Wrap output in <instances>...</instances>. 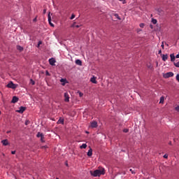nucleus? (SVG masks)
<instances>
[{
    "label": "nucleus",
    "instance_id": "obj_4",
    "mask_svg": "<svg viewBox=\"0 0 179 179\" xmlns=\"http://www.w3.org/2000/svg\"><path fill=\"white\" fill-rule=\"evenodd\" d=\"M26 111V107L20 106L19 110H17V113H20V114H23Z\"/></svg>",
    "mask_w": 179,
    "mask_h": 179
},
{
    "label": "nucleus",
    "instance_id": "obj_21",
    "mask_svg": "<svg viewBox=\"0 0 179 179\" xmlns=\"http://www.w3.org/2000/svg\"><path fill=\"white\" fill-rule=\"evenodd\" d=\"M152 24H156V23H157V20L152 19Z\"/></svg>",
    "mask_w": 179,
    "mask_h": 179
},
{
    "label": "nucleus",
    "instance_id": "obj_42",
    "mask_svg": "<svg viewBox=\"0 0 179 179\" xmlns=\"http://www.w3.org/2000/svg\"><path fill=\"white\" fill-rule=\"evenodd\" d=\"M130 171L132 173V174H134L135 173L134 172V171H132V169H130Z\"/></svg>",
    "mask_w": 179,
    "mask_h": 179
},
{
    "label": "nucleus",
    "instance_id": "obj_50",
    "mask_svg": "<svg viewBox=\"0 0 179 179\" xmlns=\"http://www.w3.org/2000/svg\"><path fill=\"white\" fill-rule=\"evenodd\" d=\"M0 115H1V111H0Z\"/></svg>",
    "mask_w": 179,
    "mask_h": 179
},
{
    "label": "nucleus",
    "instance_id": "obj_31",
    "mask_svg": "<svg viewBox=\"0 0 179 179\" xmlns=\"http://www.w3.org/2000/svg\"><path fill=\"white\" fill-rule=\"evenodd\" d=\"M76 22H73V24L71 25V27H76Z\"/></svg>",
    "mask_w": 179,
    "mask_h": 179
},
{
    "label": "nucleus",
    "instance_id": "obj_46",
    "mask_svg": "<svg viewBox=\"0 0 179 179\" xmlns=\"http://www.w3.org/2000/svg\"><path fill=\"white\" fill-rule=\"evenodd\" d=\"M169 144V145H171V141H170Z\"/></svg>",
    "mask_w": 179,
    "mask_h": 179
},
{
    "label": "nucleus",
    "instance_id": "obj_20",
    "mask_svg": "<svg viewBox=\"0 0 179 179\" xmlns=\"http://www.w3.org/2000/svg\"><path fill=\"white\" fill-rule=\"evenodd\" d=\"M57 124H64V119L59 118L57 121Z\"/></svg>",
    "mask_w": 179,
    "mask_h": 179
},
{
    "label": "nucleus",
    "instance_id": "obj_34",
    "mask_svg": "<svg viewBox=\"0 0 179 179\" xmlns=\"http://www.w3.org/2000/svg\"><path fill=\"white\" fill-rule=\"evenodd\" d=\"M79 95H80V97H82V96H83V93L80 92V93H79Z\"/></svg>",
    "mask_w": 179,
    "mask_h": 179
},
{
    "label": "nucleus",
    "instance_id": "obj_18",
    "mask_svg": "<svg viewBox=\"0 0 179 179\" xmlns=\"http://www.w3.org/2000/svg\"><path fill=\"white\" fill-rule=\"evenodd\" d=\"M164 103V96L160 98L159 104H163Z\"/></svg>",
    "mask_w": 179,
    "mask_h": 179
},
{
    "label": "nucleus",
    "instance_id": "obj_11",
    "mask_svg": "<svg viewBox=\"0 0 179 179\" xmlns=\"http://www.w3.org/2000/svg\"><path fill=\"white\" fill-rule=\"evenodd\" d=\"M17 101H19V98H17V96H13L11 103H17Z\"/></svg>",
    "mask_w": 179,
    "mask_h": 179
},
{
    "label": "nucleus",
    "instance_id": "obj_22",
    "mask_svg": "<svg viewBox=\"0 0 179 179\" xmlns=\"http://www.w3.org/2000/svg\"><path fill=\"white\" fill-rule=\"evenodd\" d=\"M114 16L116 19H118V20H121V17H120V15H118V14H115Z\"/></svg>",
    "mask_w": 179,
    "mask_h": 179
},
{
    "label": "nucleus",
    "instance_id": "obj_2",
    "mask_svg": "<svg viewBox=\"0 0 179 179\" xmlns=\"http://www.w3.org/2000/svg\"><path fill=\"white\" fill-rule=\"evenodd\" d=\"M7 87H9L10 89H16V87H17V85H16V84H14L13 82L10 81L7 85Z\"/></svg>",
    "mask_w": 179,
    "mask_h": 179
},
{
    "label": "nucleus",
    "instance_id": "obj_33",
    "mask_svg": "<svg viewBox=\"0 0 179 179\" xmlns=\"http://www.w3.org/2000/svg\"><path fill=\"white\" fill-rule=\"evenodd\" d=\"M158 54H159V55H162V56L163 55H162V50H159Z\"/></svg>",
    "mask_w": 179,
    "mask_h": 179
},
{
    "label": "nucleus",
    "instance_id": "obj_1",
    "mask_svg": "<svg viewBox=\"0 0 179 179\" xmlns=\"http://www.w3.org/2000/svg\"><path fill=\"white\" fill-rule=\"evenodd\" d=\"M90 174L91 176H93V177H100L101 176H104V174H106V171L103 168H101L94 171H90Z\"/></svg>",
    "mask_w": 179,
    "mask_h": 179
},
{
    "label": "nucleus",
    "instance_id": "obj_17",
    "mask_svg": "<svg viewBox=\"0 0 179 179\" xmlns=\"http://www.w3.org/2000/svg\"><path fill=\"white\" fill-rule=\"evenodd\" d=\"M17 50H18V51L22 52V51H23V47H22L20 45H17Z\"/></svg>",
    "mask_w": 179,
    "mask_h": 179
},
{
    "label": "nucleus",
    "instance_id": "obj_24",
    "mask_svg": "<svg viewBox=\"0 0 179 179\" xmlns=\"http://www.w3.org/2000/svg\"><path fill=\"white\" fill-rule=\"evenodd\" d=\"M123 132H124V134H127V133L129 132V129H123Z\"/></svg>",
    "mask_w": 179,
    "mask_h": 179
},
{
    "label": "nucleus",
    "instance_id": "obj_23",
    "mask_svg": "<svg viewBox=\"0 0 179 179\" xmlns=\"http://www.w3.org/2000/svg\"><path fill=\"white\" fill-rule=\"evenodd\" d=\"M173 64L175 66H176V68H179V62H178L177 63L174 62Z\"/></svg>",
    "mask_w": 179,
    "mask_h": 179
},
{
    "label": "nucleus",
    "instance_id": "obj_10",
    "mask_svg": "<svg viewBox=\"0 0 179 179\" xmlns=\"http://www.w3.org/2000/svg\"><path fill=\"white\" fill-rule=\"evenodd\" d=\"M1 143H3V146H8L9 141H8V139H5L1 141Z\"/></svg>",
    "mask_w": 179,
    "mask_h": 179
},
{
    "label": "nucleus",
    "instance_id": "obj_38",
    "mask_svg": "<svg viewBox=\"0 0 179 179\" xmlns=\"http://www.w3.org/2000/svg\"><path fill=\"white\" fill-rule=\"evenodd\" d=\"M44 138H42V137H41V142H44Z\"/></svg>",
    "mask_w": 179,
    "mask_h": 179
},
{
    "label": "nucleus",
    "instance_id": "obj_44",
    "mask_svg": "<svg viewBox=\"0 0 179 179\" xmlns=\"http://www.w3.org/2000/svg\"><path fill=\"white\" fill-rule=\"evenodd\" d=\"M148 68H150V69H152V66H149Z\"/></svg>",
    "mask_w": 179,
    "mask_h": 179
},
{
    "label": "nucleus",
    "instance_id": "obj_35",
    "mask_svg": "<svg viewBox=\"0 0 179 179\" xmlns=\"http://www.w3.org/2000/svg\"><path fill=\"white\" fill-rule=\"evenodd\" d=\"M15 153H16V151H12V152H11V154H12V155H15Z\"/></svg>",
    "mask_w": 179,
    "mask_h": 179
},
{
    "label": "nucleus",
    "instance_id": "obj_49",
    "mask_svg": "<svg viewBox=\"0 0 179 179\" xmlns=\"http://www.w3.org/2000/svg\"><path fill=\"white\" fill-rule=\"evenodd\" d=\"M119 1H122V0H119Z\"/></svg>",
    "mask_w": 179,
    "mask_h": 179
},
{
    "label": "nucleus",
    "instance_id": "obj_40",
    "mask_svg": "<svg viewBox=\"0 0 179 179\" xmlns=\"http://www.w3.org/2000/svg\"><path fill=\"white\" fill-rule=\"evenodd\" d=\"M80 27V25H76V27L77 29H79Z\"/></svg>",
    "mask_w": 179,
    "mask_h": 179
},
{
    "label": "nucleus",
    "instance_id": "obj_9",
    "mask_svg": "<svg viewBox=\"0 0 179 179\" xmlns=\"http://www.w3.org/2000/svg\"><path fill=\"white\" fill-rule=\"evenodd\" d=\"M87 155L89 157H92V156L93 155V150L92 148H90Z\"/></svg>",
    "mask_w": 179,
    "mask_h": 179
},
{
    "label": "nucleus",
    "instance_id": "obj_32",
    "mask_svg": "<svg viewBox=\"0 0 179 179\" xmlns=\"http://www.w3.org/2000/svg\"><path fill=\"white\" fill-rule=\"evenodd\" d=\"M176 80H178V82H179V74H177V76H176Z\"/></svg>",
    "mask_w": 179,
    "mask_h": 179
},
{
    "label": "nucleus",
    "instance_id": "obj_29",
    "mask_svg": "<svg viewBox=\"0 0 179 179\" xmlns=\"http://www.w3.org/2000/svg\"><path fill=\"white\" fill-rule=\"evenodd\" d=\"M31 83L33 85H36V82H34V80H31Z\"/></svg>",
    "mask_w": 179,
    "mask_h": 179
},
{
    "label": "nucleus",
    "instance_id": "obj_36",
    "mask_svg": "<svg viewBox=\"0 0 179 179\" xmlns=\"http://www.w3.org/2000/svg\"><path fill=\"white\" fill-rule=\"evenodd\" d=\"M46 12H47V10H46V9H44V10H43V13H44V15H45Z\"/></svg>",
    "mask_w": 179,
    "mask_h": 179
},
{
    "label": "nucleus",
    "instance_id": "obj_27",
    "mask_svg": "<svg viewBox=\"0 0 179 179\" xmlns=\"http://www.w3.org/2000/svg\"><path fill=\"white\" fill-rule=\"evenodd\" d=\"M175 110H176V111H178V113H179V106H176L175 108Z\"/></svg>",
    "mask_w": 179,
    "mask_h": 179
},
{
    "label": "nucleus",
    "instance_id": "obj_6",
    "mask_svg": "<svg viewBox=\"0 0 179 179\" xmlns=\"http://www.w3.org/2000/svg\"><path fill=\"white\" fill-rule=\"evenodd\" d=\"M64 101H66V103H69V94L68 92L64 93Z\"/></svg>",
    "mask_w": 179,
    "mask_h": 179
},
{
    "label": "nucleus",
    "instance_id": "obj_30",
    "mask_svg": "<svg viewBox=\"0 0 179 179\" xmlns=\"http://www.w3.org/2000/svg\"><path fill=\"white\" fill-rule=\"evenodd\" d=\"M168 157H169V155L167 154H165L164 155V159H168Z\"/></svg>",
    "mask_w": 179,
    "mask_h": 179
},
{
    "label": "nucleus",
    "instance_id": "obj_14",
    "mask_svg": "<svg viewBox=\"0 0 179 179\" xmlns=\"http://www.w3.org/2000/svg\"><path fill=\"white\" fill-rule=\"evenodd\" d=\"M170 57L171 62H174V61L176 60V56L174 55V54H171Z\"/></svg>",
    "mask_w": 179,
    "mask_h": 179
},
{
    "label": "nucleus",
    "instance_id": "obj_5",
    "mask_svg": "<svg viewBox=\"0 0 179 179\" xmlns=\"http://www.w3.org/2000/svg\"><path fill=\"white\" fill-rule=\"evenodd\" d=\"M55 62H56V61H55V59H54V58H51L49 59V64L52 66H55Z\"/></svg>",
    "mask_w": 179,
    "mask_h": 179
},
{
    "label": "nucleus",
    "instance_id": "obj_25",
    "mask_svg": "<svg viewBox=\"0 0 179 179\" xmlns=\"http://www.w3.org/2000/svg\"><path fill=\"white\" fill-rule=\"evenodd\" d=\"M139 26H140V27H141V29H143V27H145V24L141 23V24H139Z\"/></svg>",
    "mask_w": 179,
    "mask_h": 179
},
{
    "label": "nucleus",
    "instance_id": "obj_12",
    "mask_svg": "<svg viewBox=\"0 0 179 179\" xmlns=\"http://www.w3.org/2000/svg\"><path fill=\"white\" fill-rule=\"evenodd\" d=\"M91 127L92 128H97V122H92L91 123Z\"/></svg>",
    "mask_w": 179,
    "mask_h": 179
},
{
    "label": "nucleus",
    "instance_id": "obj_26",
    "mask_svg": "<svg viewBox=\"0 0 179 179\" xmlns=\"http://www.w3.org/2000/svg\"><path fill=\"white\" fill-rule=\"evenodd\" d=\"M71 20H73V19H75V15L72 14L71 17H70Z\"/></svg>",
    "mask_w": 179,
    "mask_h": 179
},
{
    "label": "nucleus",
    "instance_id": "obj_41",
    "mask_svg": "<svg viewBox=\"0 0 179 179\" xmlns=\"http://www.w3.org/2000/svg\"><path fill=\"white\" fill-rule=\"evenodd\" d=\"M41 44V41H39L38 43V46H40Z\"/></svg>",
    "mask_w": 179,
    "mask_h": 179
},
{
    "label": "nucleus",
    "instance_id": "obj_15",
    "mask_svg": "<svg viewBox=\"0 0 179 179\" xmlns=\"http://www.w3.org/2000/svg\"><path fill=\"white\" fill-rule=\"evenodd\" d=\"M162 61L166 62V59H169V56L167 55H162Z\"/></svg>",
    "mask_w": 179,
    "mask_h": 179
},
{
    "label": "nucleus",
    "instance_id": "obj_47",
    "mask_svg": "<svg viewBox=\"0 0 179 179\" xmlns=\"http://www.w3.org/2000/svg\"><path fill=\"white\" fill-rule=\"evenodd\" d=\"M63 81H64V79H62V80H61V82H63Z\"/></svg>",
    "mask_w": 179,
    "mask_h": 179
},
{
    "label": "nucleus",
    "instance_id": "obj_39",
    "mask_svg": "<svg viewBox=\"0 0 179 179\" xmlns=\"http://www.w3.org/2000/svg\"><path fill=\"white\" fill-rule=\"evenodd\" d=\"M28 124H29V121L27 120V121L25 122V125H28Z\"/></svg>",
    "mask_w": 179,
    "mask_h": 179
},
{
    "label": "nucleus",
    "instance_id": "obj_13",
    "mask_svg": "<svg viewBox=\"0 0 179 179\" xmlns=\"http://www.w3.org/2000/svg\"><path fill=\"white\" fill-rule=\"evenodd\" d=\"M76 65H79V66H82V60L80 59H76Z\"/></svg>",
    "mask_w": 179,
    "mask_h": 179
},
{
    "label": "nucleus",
    "instance_id": "obj_3",
    "mask_svg": "<svg viewBox=\"0 0 179 179\" xmlns=\"http://www.w3.org/2000/svg\"><path fill=\"white\" fill-rule=\"evenodd\" d=\"M173 76H174V73L173 72H169V73L164 74V78L165 79H167L169 78H173Z\"/></svg>",
    "mask_w": 179,
    "mask_h": 179
},
{
    "label": "nucleus",
    "instance_id": "obj_43",
    "mask_svg": "<svg viewBox=\"0 0 179 179\" xmlns=\"http://www.w3.org/2000/svg\"><path fill=\"white\" fill-rule=\"evenodd\" d=\"M176 58H179V53L176 56Z\"/></svg>",
    "mask_w": 179,
    "mask_h": 179
},
{
    "label": "nucleus",
    "instance_id": "obj_48",
    "mask_svg": "<svg viewBox=\"0 0 179 179\" xmlns=\"http://www.w3.org/2000/svg\"><path fill=\"white\" fill-rule=\"evenodd\" d=\"M9 132H10V131H7V134H9Z\"/></svg>",
    "mask_w": 179,
    "mask_h": 179
},
{
    "label": "nucleus",
    "instance_id": "obj_7",
    "mask_svg": "<svg viewBox=\"0 0 179 179\" xmlns=\"http://www.w3.org/2000/svg\"><path fill=\"white\" fill-rule=\"evenodd\" d=\"M50 13H48V22H49V24H50V26L52 27H54V24H52V20H51V15H50Z\"/></svg>",
    "mask_w": 179,
    "mask_h": 179
},
{
    "label": "nucleus",
    "instance_id": "obj_28",
    "mask_svg": "<svg viewBox=\"0 0 179 179\" xmlns=\"http://www.w3.org/2000/svg\"><path fill=\"white\" fill-rule=\"evenodd\" d=\"M45 75H46V76H50V73L48 72V71H46Z\"/></svg>",
    "mask_w": 179,
    "mask_h": 179
},
{
    "label": "nucleus",
    "instance_id": "obj_45",
    "mask_svg": "<svg viewBox=\"0 0 179 179\" xmlns=\"http://www.w3.org/2000/svg\"><path fill=\"white\" fill-rule=\"evenodd\" d=\"M36 18H34V22H36Z\"/></svg>",
    "mask_w": 179,
    "mask_h": 179
},
{
    "label": "nucleus",
    "instance_id": "obj_16",
    "mask_svg": "<svg viewBox=\"0 0 179 179\" xmlns=\"http://www.w3.org/2000/svg\"><path fill=\"white\" fill-rule=\"evenodd\" d=\"M37 138H44V134L42 133L38 132L36 135Z\"/></svg>",
    "mask_w": 179,
    "mask_h": 179
},
{
    "label": "nucleus",
    "instance_id": "obj_37",
    "mask_svg": "<svg viewBox=\"0 0 179 179\" xmlns=\"http://www.w3.org/2000/svg\"><path fill=\"white\" fill-rule=\"evenodd\" d=\"M161 47H162V48H164V43H162V44L161 45Z\"/></svg>",
    "mask_w": 179,
    "mask_h": 179
},
{
    "label": "nucleus",
    "instance_id": "obj_19",
    "mask_svg": "<svg viewBox=\"0 0 179 179\" xmlns=\"http://www.w3.org/2000/svg\"><path fill=\"white\" fill-rule=\"evenodd\" d=\"M80 148L81 149H86V148H87V145L86 143H83Z\"/></svg>",
    "mask_w": 179,
    "mask_h": 179
},
{
    "label": "nucleus",
    "instance_id": "obj_8",
    "mask_svg": "<svg viewBox=\"0 0 179 179\" xmlns=\"http://www.w3.org/2000/svg\"><path fill=\"white\" fill-rule=\"evenodd\" d=\"M96 79H97V78L93 76L90 79V82H92V83H94L95 85H97V80H96Z\"/></svg>",
    "mask_w": 179,
    "mask_h": 179
}]
</instances>
